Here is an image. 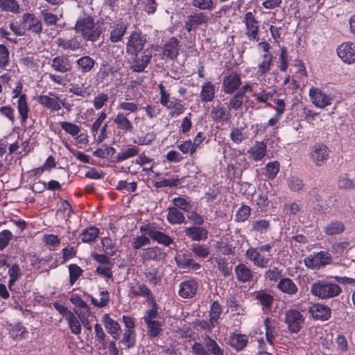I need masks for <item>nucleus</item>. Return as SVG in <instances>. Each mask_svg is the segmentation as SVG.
<instances>
[{
	"mask_svg": "<svg viewBox=\"0 0 355 355\" xmlns=\"http://www.w3.org/2000/svg\"><path fill=\"white\" fill-rule=\"evenodd\" d=\"M146 42V37L142 35L140 32H133L128 38L126 51L128 54L135 55L132 67L135 71H143L152 58L151 53L147 49L141 52Z\"/></svg>",
	"mask_w": 355,
	"mask_h": 355,
	"instance_id": "1",
	"label": "nucleus"
},
{
	"mask_svg": "<svg viewBox=\"0 0 355 355\" xmlns=\"http://www.w3.org/2000/svg\"><path fill=\"white\" fill-rule=\"evenodd\" d=\"M74 30L86 42H96L101 37L103 29L101 25L95 23L94 19L90 15L80 17L74 26Z\"/></svg>",
	"mask_w": 355,
	"mask_h": 355,
	"instance_id": "2",
	"label": "nucleus"
},
{
	"mask_svg": "<svg viewBox=\"0 0 355 355\" xmlns=\"http://www.w3.org/2000/svg\"><path fill=\"white\" fill-rule=\"evenodd\" d=\"M341 288L336 284L327 282H315L311 288V293L320 298H330L338 295Z\"/></svg>",
	"mask_w": 355,
	"mask_h": 355,
	"instance_id": "3",
	"label": "nucleus"
},
{
	"mask_svg": "<svg viewBox=\"0 0 355 355\" xmlns=\"http://www.w3.org/2000/svg\"><path fill=\"white\" fill-rule=\"evenodd\" d=\"M331 261V254L324 251H321L313 254H311L304 259V265L311 269H318L327 264Z\"/></svg>",
	"mask_w": 355,
	"mask_h": 355,
	"instance_id": "4",
	"label": "nucleus"
},
{
	"mask_svg": "<svg viewBox=\"0 0 355 355\" xmlns=\"http://www.w3.org/2000/svg\"><path fill=\"white\" fill-rule=\"evenodd\" d=\"M285 322L291 333H297L304 324V317L297 309H290L285 313Z\"/></svg>",
	"mask_w": 355,
	"mask_h": 355,
	"instance_id": "5",
	"label": "nucleus"
},
{
	"mask_svg": "<svg viewBox=\"0 0 355 355\" xmlns=\"http://www.w3.org/2000/svg\"><path fill=\"white\" fill-rule=\"evenodd\" d=\"M338 57L345 63L355 62V45L352 42H344L337 48Z\"/></svg>",
	"mask_w": 355,
	"mask_h": 355,
	"instance_id": "6",
	"label": "nucleus"
},
{
	"mask_svg": "<svg viewBox=\"0 0 355 355\" xmlns=\"http://www.w3.org/2000/svg\"><path fill=\"white\" fill-rule=\"evenodd\" d=\"M309 96L312 103L320 108H324L330 105L332 101L330 96L327 95L318 88H311L309 90Z\"/></svg>",
	"mask_w": 355,
	"mask_h": 355,
	"instance_id": "7",
	"label": "nucleus"
},
{
	"mask_svg": "<svg viewBox=\"0 0 355 355\" xmlns=\"http://www.w3.org/2000/svg\"><path fill=\"white\" fill-rule=\"evenodd\" d=\"M241 85V77L236 72H232L223 78V88L226 94H232Z\"/></svg>",
	"mask_w": 355,
	"mask_h": 355,
	"instance_id": "8",
	"label": "nucleus"
},
{
	"mask_svg": "<svg viewBox=\"0 0 355 355\" xmlns=\"http://www.w3.org/2000/svg\"><path fill=\"white\" fill-rule=\"evenodd\" d=\"M246 257L253 262L259 268H267L270 266V259L266 258L260 254L256 248H250L246 251Z\"/></svg>",
	"mask_w": 355,
	"mask_h": 355,
	"instance_id": "9",
	"label": "nucleus"
},
{
	"mask_svg": "<svg viewBox=\"0 0 355 355\" xmlns=\"http://www.w3.org/2000/svg\"><path fill=\"white\" fill-rule=\"evenodd\" d=\"M208 17L202 12L194 13L187 17L185 28L188 32L196 29L198 26L207 24Z\"/></svg>",
	"mask_w": 355,
	"mask_h": 355,
	"instance_id": "10",
	"label": "nucleus"
},
{
	"mask_svg": "<svg viewBox=\"0 0 355 355\" xmlns=\"http://www.w3.org/2000/svg\"><path fill=\"white\" fill-rule=\"evenodd\" d=\"M329 156V149L323 144H316L313 147L311 157L316 165L320 166Z\"/></svg>",
	"mask_w": 355,
	"mask_h": 355,
	"instance_id": "11",
	"label": "nucleus"
},
{
	"mask_svg": "<svg viewBox=\"0 0 355 355\" xmlns=\"http://www.w3.org/2000/svg\"><path fill=\"white\" fill-rule=\"evenodd\" d=\"M51 67L55 71L67 73L71 71L72 66L67 55H60L52 60Z\"/></svg>",
	"mask_w": 355,
	"mask_h": 355,
	"instance_id": "12",
	"label": "nucleus"
},
{
	"mask_svg": "<svg viewBox=\"0 0 355 355\" xmlns=\"http://www.w3.org/2000/svg\"><path fill=\"white\" fill-rule=\"evenodd\" d=\"M309 313L315 319L326 320L330 316L331 310L325 305L315 304L309 307Z\"/></svg>",
	"mask_w": 355,
	"mask_h": 355,
	"instance_id": "13",
	"label": "nucleus"
},
{
	"mask_svg": "<svg viewBox=\"0 0 355 355\" xmlns=\"http://www.w3.org/2000/svg\"><path fill=\"white\" fill-rule=\"evenodd\" d=\"M197 289L198 285L195 281H185L180 286L179 294L183 298H191L196 294Z\"/></svg>",
	"mask_w": 355,
	"mask_h": 355,
	"instance_id": "14",
	"label": "nucleus"
},
{
	"mask_svg": "<svg viewBox=\"0 0 355 355\" xmlns=\"http://www.w3.org/2000/svg\"><path fill=\"white\" fill-rule=\"evenodd\" d=\"M103 320L107 332L113 338L118 339L121 334V327L119 324L112 319L107 314L104 315Z\"/></svg>",
	"mask_w": 355,
	"mask_h": 355,
	"instance_id": "15",
	"label": "nucleus"
},
{
	"mask_svg": "<svg viewBox=\"0 0 355 355\" xmlns=\"http://www.w3.org/2000/svg\"><path fill=\"white\" fill-rule=\"evenodd\" d=\"M179 42L175 37H171L164 46L163 54L171 59H176L179 54Z\"/></svg>",
	"mask_w": 355,
	"mask_h": 355,
	"instance_id": "16",
	"label": "nucleus"
},
{
	"mask_svg": "<svg viewBox=\"0 0 355 355\" xmlns=\"http://www.w3.org/2000/svg\"><path fill=\"white\" fill-rule=\"evenodd\" d=\"M245 21L247 27V35L250 39H255L257 35L258 25L257 21L251 12L245 14Z\"/></svg>",
	"mask_w": 355,
	"mask_h": 355,
	"instance_id": "17",
	"label": "nucleus"
},
{
	"mask_svg": "<svg viewBox=\"0 0 355 355\" xmlns=\"http://www.w3.org/2000/svg\"><path fill=\"white\" fill-rule=\"evenodd\" d=\"M248 342V338L245 335L234 333L230 336L229 344L236 351L242 350Z\"/></svg>",
	"mask_w": 355,
	"mask_h": 355,
	"instance_id": "18",
	"label": "nucleus"
},
{
	"mask_svg": "<svg viewBox=\"0 0 355 355\" xmlns=\"http://www.w3.org/2000/svg\"><path fill=\"white\" fill-rule=\"evenodd\" d=\"M266 145L263 141H256L254 145L252 146L248 153L250 157L254 161H259L263 159L266 153Z\"/></svg>",
	"mask_w": 355,
	"mask_h": 355,
	"instance_id": "19",
	"label": "nucleus"
},
{
	"mask_svg": "<svg viewBox=\"0 0 355 355\" xmlns=\"http://www.w3.org/2000/svg\"><path fill=\"white\" fill-rule=\"evenodd\" d=\"M235 272L238 280L241 282H250L253 279L252 272L245 264L237 265L235 268Z\"/></svg>",
	"mask_w": 355,
	"mask_h": 355,
	"instance_id": "20",
	"label": "nucleus"
},
{
	"mask_svg": "<svg viewBox=\"0 0 355 355\" xmlns=\"http://www.w3.org/2000/svg\"><path fill=\"white\" fill-rule=\"evenodd\" d=\"M56 43L58 46L64 50L75 51L80 48V44L76 37L71 38L58 37Z\"/></svg>",
	"mask_w": 355,
	"mask_h": 355,
	"instance_id": "21",
	"label": "nucleus"
},
{
	"mask_svg": "<svg viewBox=\"0 0 355 355\" xmlns=\"http://www.w3.org/2000/svg\"><path fill=\"white\" fill-rule=\"evenodd\" d=\"M210 116L215 122H227L230 120V114L220 106L214 107L210 112Z\"/></svg>",
	"mask_w": 355,
	"mask_h": 355,
	"instance_id": "22",
	"label": "nucleus"
},
{
	"mask_svg": "<svg viewBox=\"0 0 355 355\" xmlns=\"http://www.w3.org/2000/svg\"><path fill=\"white\" fill-rule=\"evenodd\" d=\"M186 234L193 241H201L207 238V231L200 227H191L186 229Z\"/></svg>",
	"mask_w": 355,
	"mask_h": 355,
	"instance_id": "23",
	"label": "nucleus"
},
{
	"mask_svg": "<svg viewBox=\"0 0 355 355\" xmlns=\"http://www.w3.org/2000/svg\"><path fill=\"white\" fill-rule=\"evenodd\" d=\"M23 21L28 24V29L35 33H40L42 31V25L40 20L35 18L30 13H26L23 16Z\"/></svg>",
	"mask_w": 355,
	"mask_h": 355,
	"instance_id": "24",
	"label": "nucleus"
},
{
	"mask_svg": "<svg viewBox=\"0 0 355 355\" xmlns=\"http://www.w3.org/2000/svg\"><path fill=\"white\" fill-rule=\"evenodd\" d=\"M38 102L44 107L53 110H59L61 108L58 102V98L56 96L50 97L46 95L40 96Z\"/></svg>",
	"mask_w": 355,
	"mask_h": 355,
	"instance_id": "25",
	"label": "nucleus"
},
{
	"mask_svg": "<svg viewBox=\"0 0 355 355\" xmlns=\"http://www.w3.org/2000/svg\"><path fill=\"white\" fill-rule=\"evenodd\" d=\"M205 345L207 347L208 352L212 355H225L224 349L221 348L218 343L211 339L209 336L204 338Z\"/></svg>",
	"mask_w": 355,
	"mask_h": 355,
	"instance_id": "26",
	"label": "nucleus"
},
{
	"mask_svg": "<svg viewBox=\"0 0 355 355\" xmlns=\"http://www.w3.org/2000/svg\"><path fill=\"white\" fill-rule=\"evenodd\" d=\"M277 287L284 293L293 295L297 293V288L289 278H284L279 282Z\"/></svg>",
	"mask_w": 355,
	"mask_h": 355,
	"instance_id": "27",
	"label": "nucleus"
},
{
	"mask_svg": "<svg viewBox=\"0 0 355 355\" xmlns=\"http://www.w3.org/2000/svg\"><path fill=\"white\" fill-rule=\"evenodd\" d=\"M130 293L138 297H146L148 299L152 297V293L150 289L143 284H137L135 286H131L130 288Z\"/></svg>",
	"mask_w": 355,
	"mask_h": 355,
	"instance_id": "28",
	"label": "nucleus"
},
{
	"mask_svg": "<svg viewBox=\"0 0 355 355\" xmlns=\"http://www.w3.org/2000/svg\"><path fill=\"white\" fill-rule=\"evenodd\" d=\"M127 30V26L123 23L118 24L110 32V40L112 42L116 43L121 41Z\"/></svg>",
	"mask_w": 355,
	"mask_h": 355,
	"instance_id": "29",
	"label": "nucleus"
},
{
	"mask_svg": "<svg viewBox=\"0 0 355 355\" xmlns=\"http://www.w3.org/2000/svg\"><path fill=\"white\" fill-rule=\"evenodd\" d=\"M345 230V225L339 221L331 222L324 227V232L329 236L341 234Z\"/></svg>",
	"mask_w": 355,
	"mask_h": 355,
	"instance_id": "30",
	"label": "nucleus"
},
{
	"mask_svg": "<svg viewBox=\"0 0 355 355\" xmlns=\"http://www.w3.org/2000/svg\"><path fill=\"white\" fill-rule=\"evenodd\" d=\"M144 276L150 284L157 285L161 282V277L158 274L157 269L154 266L146 268Z\"/></svg>",
	"mask_w": 355,
	"mask_h": 355,
	"instance_id": "31",
	"label": "nucleus"
},
{
	"mask_svg": "<svg viewBox=\"0 0 355 355\" xmlns=\"http://www.w3.org/2000/svg\"><path fill=\"white\" fill-rule=\"evenodd\" d=\"M167 219L171 224H181L184 222V217L177 208L170 207L168 208Z\"/></svg>",
	"mask_w": 355,
	"mask_h": 355,
	"instance_id": "32",
	"label": "nucleus"
},
{
	"mask_svg": "<svg viewBox=\"0 0 355 355\" xmlns=\"http://www.w3.org/2000/svg\"><path fill=\"white\" fill-rule=\"evenodd\" d=\"M118 128L125 132H132L133 126L131 122L122 114H118L114 120Z\"/></svg>",
	"mask_w": 355,
	"mask_h": 355,
	"instance_id": "33",
	"label": "nucleus"
},
{
	"mask_svg": "<svg viewBox=\"0 0 355 355\" xmlns=\"http://www.w3.org/2000/svg\"><path fill=\"white\" fill-rule=\"evenodd\" d=\"M0 8L2 10L19 13L20 7L16 0H0Z\"/></svg>",
	"mask_w": 355,
	"mask_h": 355,
	"instance_id": "34",
	"label": "nucleus"
},
{
	"mask_svg": "<svg viewBox=\"0 0 355 355\" xmlns=\"http://www.w3.org/2000/svg\"><path fill=\"white\" fill-rule=\"evenodd\" d=\"M215 94L214 86L210 83H207L203 87L200 94L201 100L209 102L213 100Z\"/></svg>",
	"mask_w": 355,
	"mask_h": 355,
	"instance_id": "35",
	"label": "nucleus"
},
{
	"mask_svg": "<svg viewBox=\"0 0 355 355\" xmlns=\"http://www.w3.org/2000/svg\"><path fill=\"white\" fill-rule=\"evenodd\" d=\"M149 236L152 239L159 243H162L166 246L169 245L173 242V240L170 236L159 231H150L149 232Z\"/></svg>",
	"mask_w": 355,
	"mask_h": 355,
	"instance_id": "36",
	"label": "nucleus"
},
{
	"mask_svg": "<svg viewBox=\"0 0 355 355\" xmlns=\"http://www.w3.org/2000/svg\"><path fill=\"white\" fill-rule=\"evenodd\" d=\"M94 60L89 56H83L77 60V64L81 71H89L94 66Z\"/></svg>",
	"mask_w": 355,
	"mask_h": 355,
	"instance_id": "37",
	"label": "nucleus"
},
{
	"mask_svg": "<svg viewBox=\"0 0 355 355\" xmlns=\"http://www.w3.org/2000/svg\"><path fill=\"white\" fill-rule=\"evenodd\" d=\"M67 320L71 332L76 335L79 334L81 331V325L74 313L69 312Z\"/></svg>",
	"mask_w": 355,
	"mask_h": 355,
	"instance_id": "38",
	"label": "nucleus"
},
{
	"mask_svg": "<svg viewBox=\"0 0 355 355\" xmlns=\"http://www.w3.org/2000/svg\"><path fill=\"white\" fill-rule=\"evenodd\" d=\"M148 333L151 337L157 336L162 331V324L158 320H148Z\"/></svg>",
	"mask_w": 355,
	"mask_h": 355,
	"instance_id": "39",
	"label": "nucleus"
},
{
	"mask_svg": "<svg viewBox=\"0 0 355 355\" xmlns=\"http://www.w3.org/2000/svg\"><path fill=\"white\" fill-rule=\"evenodd\" d=\"M222 312L220 305L217 301L212 303L210 311V323L211 327H215Z\"/></svg>",
	"mask_w": 355,
	"mask_h": 355,
	"instance_id": "40",
	"label": "nucleus"
},
{
	"mask_svg": "<svg viewBox=\"0 0 355 355\" xmlns=\"http://www.w3.org/2000/svg\"><path fill=\"white\" fill-rule=\"evenodd\" d=\"M135 332L134 330H126L123 335L121 343L127 348H132L135 345Z\"/></svg>",
	"mask_w": 355,
	"mask_h": 355,
	"instance_id": "41",
	"label": "nucleus"
},
{
	"mask_svg": "<svg viewBox=\"0 0 355 355\" xmlns=\"http://www.w3.org/2000/svg\"><path fill=\"white\" fill-rule=\"evenodd\" d=\"M178 265L182 269L191 270L193 271H197L200 270L201 267L198 263L196 262L193 259L189 258L184 259L181 262L178 263Z\"/></svg>",
	"mask_w": 355,
	"mask_h": 355,
	"instance_id": "42",
	"label": "nucleus"
},
{
	"mask_svg": "<svg viewBox=\"0 0 355 355\" xmlns=\"http://www.w3.org/2000/svg\"><path fill=\"white\" fill-rule=\"evenodd\" d=\"M99 233L98 229L95 227H90L85 230L81 234V239L83 242L94 241Z\"/></svg>",
	"mask_w": 355,
	"mask_h": 355,
	"instance_id": "43",
	"label": "nucleus"
},
{
	"mask_svg": "<svg viewBox=\"0 0 355 355\" xmlns=\"http://www.w3.org/2000/svg\"><path fill=\"white\" fill-rule=\"evenodd\" d=\"M91 301L97 307H104L109 302V293L107 291H101L99 299L92 297Z\"/></svg>",
	"mask_w": 355,
	"mask_h": 355,
	"instance_id": "44",
	"label": "nucleus"
},
{
	"mask_svg": "<svg viewBox=\"0 0 355 355\" xmlns=\"http://www.w3.org/2000/svg\"><path fill=\"white\" fill-rule=\"evenodd\" d=\"M18 110L24 121L28 118V108L25 95H21L18 100Z\"/></svg>",
	"mask_w": 355,
	"mask_h": 355,
	"instance_id": "45",
	"label": "nucleus"
},
{
	"mask_svg": "<svg viewBox=\"0 0 355 355\" xmlns=\"http://www.w3.org/2000/svg\"><path fill=\"white\" fill-rule=\"evenodd\" d=\"M338 185L339 188L343 189H354L355 188V182L347 175H342L339 178Z\"/></svg>",
	"mask_w": 355,
	"mask_h": 355,
	"instance_id": "46",
	"label": "nucleus"
},
{
	"mask_svg": "<svg viewBox=\"0 0 355 355\" xmlns=\"http://www.w3.org/2000/svg\"><path fill=\"white\" fill-rule=\"evenodd\" d=\"M102 245L104 252L108 255L112 256L117 251V247L109 238L103 239Z\"/></svg>",
	"mask_w": 355,
	"mask_h": 355,
	"instance_id": "47",
	"label": "nucleus"
},
{
	"mask_svg": "<svg viewBox=\"0 0 355 355\" xmlns=\"http://www.w3.org/2000/svg\"><path fill=\"white\" fill-rule=\"evenodd\" d=\"M10 276L9 288L15 283V282L21 276V272L18 265L14 264L9 270Z\"/></svg>",
	"mask_w": 355,
	"mask_h": 355,
	"instance_id": "48",
	"label": "nucleus"
},
{
	"mask_svg": "<svg viewBox=\"0 0 355 355\" xmlns=\"http://www.w3.org/2000/svg\"><path fill=\"white\" fill-rule=\"evenodd\" d=\"M139 153V148L136 146H133L126 149L125 150L119 153L116 159L118 161H123L130 157H134Z\"/></svg>",
	"mask_w": 355,
	"mask_h": 355,
	"instance_id": "49",
	"label": "nucleus"
},
{
	"mask_svg": "<svg viewBox=\"0 0 355 355\" xmlns=\"http://www.w3.org/2000/svg\"><path fill=\"white\" fill-rule=\"evenodd\" d=\"M41 15L43 21L48 26H52L57 24L59 18L57 15L49 12L47 10H43L41 11Z\"/></svg>",
	"mask_w": 355,
	"mask_h": 355,
	"instance_id": "50",
	"label": "nucleus"
},
{
	"mask_svg": "<svg viewBox=\"0 0 355 355\" xmlns=\"http://www.w3.org/2000/svg\"><path fill=\"white\" fill-rule=\"evenodd\" d=\"M266 175L269 179H274L279 171V164L277 162H269L266 166Z\"/></svg>",
	"mask_w": 355,
	"mask_h": 355,
	"instance_id": "51",
	"label": "nucleus"
},
{
	"mask_svg": "<svg viewBox=\"0 0 355 355\" xmlns=\"http://www.w3.org/2000/svg\"><path fill=\"white\" fill-rule=\"evenodd\" d=\"M218 268L224 277L231 275L232 267L224 259H216Z\"/></svg>",
	"mask_w": 355,
	"mask_h": 355,
	"instance_id": "52",
	"label": "nucleus"
},
{
	"mask_svg": "<svg viewBox=\"0 0 355 355\" xmlns=\"http://www.w3.org/2000/svg\"><path fill=\"white\" fill-rule=\"evenodd\" d=\"M70 284L73 285L83 273V270L76 264H71L69 266Z\"/></svg>",
	"mask_w": 355,
	"mask_h": 355,
	"instance_id": "53",
	"label": "nucleus"
},
{
	"mask_svg": "<svg viewBox=\"0 0 355 355\" xmlns=\"http://www.w3.org/2000/svg\"><path fill=\"white\" fill-rule=\"evenodd\" d=\"M167 107L171 110L170 114L172 116L174 115H179L182 114L184 110V105L180 102L177 101H171Z\"/></svg>",
	"mask_w": 355,
	"mask_h": 355,
	"instance_id": "54",
	"label": "nucleus"
},
{
	"mask_svg": "<svg viewBox=\"0 0 355 355\" xmlns=\"http://www.w3.org/2000/svg\"><path fill=\"white\" fill-rule=\"evenodd\" d=\"M192 4L200 10H211L214 8L212 0H192Z\"/></svg>",
	"mask_w": 355,
	"mask_h": 355,
	"instance_id": "55",
	"label": "nucleus"
},
{
	"mask_svg": "<svg viewBox=\"0 0 355 355\" xmlns=\"http://www.w3.org/2000/svg\"><path fill=\"white\" fill-rule=\"evenodd\" d=\"M271 62H272V55H270V53H266L263 55V61L259 65L261 74H264L268 71H269L270 64H271Z\"/></svg>",
	"mask_w": 355,
	"mask_h": 355,
	"instance_id": "56",
	"label": "nucleus"
},
{
	"mask_svg": "<svg viewBox=\"0 0 355 355\" xmlns=\"http://www.w3.org/2000/svg\"><path fill=\"white\" fill-rule=\"evenodd\" d=\"M62 128L65 130L67 133L75 136L78 134L80 132V128L76 124L68 123V122H62L61 123Z\"/></svg>",
	"mask_w": 355,
	"mask_h": 355,
	"instance_id": "57",
	"label": "nucleus"
},
{
	"mask_svg": "<svg viewBox=\"0 0 355 355\" xmlns=\"http://www.w3.org/2000/svg\"><path fill=\"white\" fill-rule=\"evenodd\" d=\"M250 210L248 206L243 205L236 212V220L237 221H245L248 218Z\"/></svg>",
	"mask_w": 355,
	"mask_h": 355,
	"instance_id": "58",
	"label": "nucleus"
},
{
	"mask_svg": "<svg viewBox=\"0 0 355 355\" xmlns=\"http://www.w3.org/2000/svg\"><path fill=\"white\" fill-rule=\"evenodd\" d=\"M243 98V96H242V93L237 92L230 101V108L234 110L239 109L242 105Z\"/></svg>",
	"mask_w": 355,
	"mask_h": 355,
	"instance_id": "59",
	"label": "nucleus"
},
{
	"mask_svg": "<svg viewBox=\"0 0 355 355\" xmlns=\"http://www.w3.org/2000/svg\"><path fill=\"white\" fill-rule=\"evenodd\" d=\"M257 299L259 300L261 305L266 308H270L273 302L272 296L267 293H259L257 295Z\"/></svg>",
	"mask_w": 355,
	"mask_h": 355,
	"instance_id": "60",
	"label": "nucleus"
},
{
	"mask_svg": "<svg viewBox=\"0 0 355 355\" xmlns=\"http://www.w3.org/2000/svg\"><path fill=\"white\" fill-rule=\"evenodd\" d=\"M192 252L195 255L202 258L207 257L209 254L208 248L199 244H196L193 246Z\"/></svg>",
	"mask_w": 355,
	"mask_h": 355,
	"instance_id": "61",
	"label": "nucleus"
},
{
	"mask_svg": "<svg viewBox=\"0 0 355 355\" xmlns=\"http://www.w3.org/2000/svg\"><path fill=\"white\" fill-rule=\"evenodd\" d=\"M288 184L290 189L294 191H298L301 190L304 187L302 181L300 179L295 177H292L289 178L288 180Z\"/></svg>",
	"mask_w": 355,
	"mask_h": 355,
	"instance_id": "62",
	"label": "nucleus"
},
{
	"mask_svg": "<svg viewBox=\"0 0 355 355\" xmlns=\"http://www.w3.org/2000/svg\"><path fill=\"white\" fill-rule=\"evenodd\" d=\"M230 137L231 139L236 144L241 143L246 138L245 134L243 133L242 130L239 128L232 129L230 133Z\"/></svg>",
	"mask_w": 355,
	"mask_h": 355,
	"instance_id": "63",
	"label": "nucleus"
},
{
	"mask_svg": "<svg viewBox=\"0 0 355 355\" xmlns=\"http://www.w3.org/2000/svg\"><path fill=\"white\" fill-rule=\"evenodd\" d=\"M205 345L203 346L200 343H194L192 346V350L195 355H210Z\"/></svg>",
	"mask_w": 355,
	"mask_h": 355,
	"instance_id": "64",
	"label": "nucleus"
}]
</instances>
